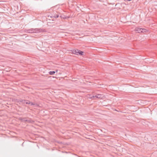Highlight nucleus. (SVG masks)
I'll return each mask as SVG.
<instances>
[{
    "mask_svg": "<svg viewBox=\"0 0 157 157\" xmlns=\"http://www.w3.org/2000/svg\"><path fill=\"white\" fill-rule=\"evenodd\" d=\"M44 32L43 30L41 29H31L27 30V32L29 33H38Z\"/></svg>",
    "mask_w": 157,
    "mask_h": 157,
    "instance_id": "nucleus-1",
    "label": "nucleus"
},
{
    "mask_svg": "<svg viewBox=\"0 0 157 157\" xmlns=\"http://www.w3.org/2000/svg\"><path fill=\"white\" fill-rule=\"evenodd\" d=\"M135 31L136 32L138 33H141V28H139V27H136L135 28Z\"/></svg>",
    "mask_w": 157,
    "mask_h": 157,
    "instance_id": "nucleus-2",
    "label": "nucleus"
},
{
    "mask_svg": "<svg viewBox=\"0 0 157 157\" xmlns=\"http://www.w3.org/2000/svg\"><path fill=\"white\" fill-rule=\"evenodd\" d=\"M95 97L97 98H102L104 97V96L103 94H98L95 96Z\"/></svg>",
    "mask_w": 157,
    "mask_h": 157,
    "instance_id": "nucleus-3",
    "label": "nucleus"
},
{
    "mask_svg": "<svg viewBox=\"0 0 157 157\" xmlns=\"http://www.w3.org/2000/svg\"><path fill=\"white\" fill-rule=\"evenodd\" d=\"M60 17L62 18L63 19H67L69 17L65 16L64 15H61Z\"/></svg>",
    "mask_w": 157,
    "mask_h": 157,
    "instance_id": "nucleus-4",
    "label": "nucleus"
},
{
    "mask_svg": "<svg viewBox=\"0 0 157 157\" xmlns=\"http://www.w3.org/2000/svg\"><path fill=\"white\" fill-rule=\"evenodd\" d=\"M59 17V15L58 14H52V16H51V17L53 18H57L58 17Z\"/></svg>",
    "mask_w": 157,
    "mask_h": 157,
    "instance_id": "nucleus-5",
    "label": "nucleus"
},
{
    "mask_svg": "<svg viewBox=\"0 0 157 157\" xmlns=\"http://www.w3.org/2000/svg\"><path fill=\"white\" fill-rule=\"evenodd\" d=\"M77 52L78 53H77V55H82L83 53V52L81 51L80 50H78Z\"/></svg>",
    "mask_w": 157,
    "mask_h": 157,
    "instance_id": "nucleus-6",
    "label": "nucleus"
},
{
    "mask_svg": "<svg viewBox=\"0 0 157 157\" xmlns=\"http://www.w3.org/2000/svg\"><path fill=\"white\" fill-rule=\"evenodd\" d=\"M27 122L29 123H33L35 122L34 121L32 120V119H28V121H27Z\"/></svg>",
    "mask_w": 157,
    "mask_h": 157,
    "instance_id": "nucleus-7",
    "label": "nucleus"
},
{
    "mask_svg": "<svg viewBox=\"0 0 157 157\" xmlns=\"http://www.w3.org/2000/svg\"><path fill=\"white\" fill-rule=\"evenodd\" d=\"M21 120L22 121H23V122H26V121L27 122V121H28V119L27 118L25 117V118H22L21 119Z\"/></svg>",
    "mask_w": 157,
    "mask_h": 157,
    "instance_id": "nucleus-8",
    "label": "nucleus"
},
{
    "mask_svg": "<svg viewBox=\"0 0 157 157\" xmlns=\"http://www.w3.org/2000/svg\"><path fill=\"white\" fill-rule=\"evenodd\" d=\"M78 51V50H74L72 52V53L74 54L77 55V53H78L77 52Z\"/></svg>",
    "mask_w": 157,
    "mask_h": 157,
    "instance_id": "nucleus-9",
    "label": "nucleus"
},
{
    "mask_svg": "<svg viewBox=\"0 0 157 157\" xmlns=\"http://www.w3.org/2000/svg\"><path fill=\"white\" fill-rule=\"evenodd\" d=\"M55 71H50L49 72V73L50 75H53L55 73Z\"/></svg>",
    "mask_w": 157,
    "mask_h": 157,
    "instance_id": "nucleus-10",
    "label": "nucleus"
},
{
    "mask_svg": "<svg viewBox=\"0 0 157 157\" xmlns=\"http://www.w3.org/2000/svg\"><path fill=\"white\" fill-rule=\"evenodd\" d=\"M141 31L142 33H145L146 32L147 30L145 29L141 28Z\"/></svg>",
    "mask_w": 157,
    "mask_h": 157,
    "instance_id": "nucleus-11",
    "label": "nucleus"
},
{
    "mask_svg": "<svg viewBox=\"0 0 157 157\" xmlns=\"http://www.w3.org/2000/svg\"><path fill=\"white\" fill-rule=\"evenodd\" d=\"M30 104H31V105H34L35 106H37L38 105L36 103H34L33 102L31 103Z\"/></svg>",
    "mask_w": 157,
    "mask_h": 157,
    "instance_id": "nucleus-12",
    "label": "nucleus"
},
{
    "mask_svg": "<svg viewBox=\"0 0 157 157\" xmlns=\"http://www.w3.org/2000/svg\"><path fill=\"white\" fill-rule=\"evenodd\" d=\"M88 95L89 96V97H88V98L90 99H92L93 98V97H92V96H91V95L89 94Z\"/></svg>",
    "mask_w": 157,
    "mask_h": 157,
    "instance_id": "nucleus-13",
    "label": "nucleus"
},
{
    "mask_svg": "<svg viewBox=\"0 0 157 157\" xmlns=\"http://www.w3.org/2000/svg\"><path fill=\"white\" fill-rule=\"evenodd\" d=\"M19 101H20V102H23V101H26V100H23L22 99H20L19 100Z\"/></svg>",
    "mask_w": 157,
    "mask_h": 157,
    "instance_id": "nucleus-14",
    "label": "nucleus"
},
{
    "mask_svg": "<svg viewBox=\"0 0 157 157\" xmlns=\"http://www.w3.org/2000/svg\"><path fill=\"white\" fill-rule=\"evenodd\" d=\"M27 102H26L25 103L26 104H30L31 102L29 101H27Z\"/></svg>",
    "mask_w": 157,
    "mask_h": 157,
    "instance_id": "nucleus-15",
    "label": "nucleus"
},
{
    "mask_svg": "<svg viewBox=\"0 0 157 157\" xmlns=\"http://www.w3.org/2000/svg\"><path fill=\"white\" fill-rule=\"evenodd\" d=\"M92 97L93 98H96V97H95V96H92Z\"/></svg>",
    "mask_w": 157,
    "mask_h": 157,
    "instance_id": "nucleus-16",
    "label": "nucleus"
},
{
    "mask_svg": "<svg viewBox=\"0 0 157 157\" xmlns=\"http://www.w3.org/2000/svg\"><path fill=\"white\" fill-rule=\"evenodd\" d=\"M25 103V101H23V102H22V103Z\"/></svg>",
    "mask_w": 157,
    "mask_h": 157,
    "instance_id": "nucleus-17",
    "label": "nucleus"
},
{
    "mask_svg": "<svg viewBox=\"0 0 157 157\" xmlns=\"http://www.w3.org/2000/svg\"><path fill=\"white\" fill-rule=\"evenodd\" d=\"M125 1H128V0H124Z\"/></svg>",
    "mask_w": 157,
    "mask_h": 157,
    "instance_id": "nucleus-18",
    "label": "nucleus"
}]
</instances>
